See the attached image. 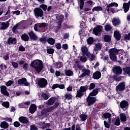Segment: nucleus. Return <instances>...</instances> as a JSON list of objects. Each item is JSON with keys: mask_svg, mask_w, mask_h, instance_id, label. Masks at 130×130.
<instances>
[{"mask_svg": "<svg viewBox=\"0 0 130 130\" xmlns=\"http://www.w3.org/2000/svg\"><path fill=\"white\" fill-rule=\"evenodd\" d=\"M114 124L115 125H120V119H119V117H117L116 120H115V122L114 123Z\"/></svg>", "mask_w": 130, "mask_h": 130, "instance_id": "nucleus-49", "label": "nucleus"}, {"mask_svg": "<svg viewBox=\"0 0 130 130\" xmlns=\"http://www.w3.org/2000/svg\"><path fill=\"white\" fill-rule=\"evenodd\" d=\"M34 12L35 16L37 19L39 17L41 18L42 17H43V10L40 8H36L34 9Z\"/></svg>", "mask_w": 130, "mask_h": 130, "instance_id": "nucleus-4", "label": "nucleus"}, {"mask_svg": "<svg viewBox=\"0 0 130 130\" xmlns=\"http://www.w3.org/2000/svg\"><path fill=\"white\" fill-rule=\"evenodd\" d=\"M57 106H58V104H57L56 106H52L50 108H47V111L48 112H51V111H52V110H53L55 108H56V107H57Z\"/></svg>", "mask_w": 130, "mask_h": 130, "instance_id": "nucleus-43", "label": "nucleus"}, {"mask_svg": "<svg viewBox=\"0 0 130 130\" xmlns=\"http://www.w3.org/2000/svg\"><path fill=\"white\" fill-rule=\"evenodd\" d=\"M82 74L79 76V78H84V77H85V76H88L90 74V70L86 69H82Z\"/></svg>", "mask_w": 130, "mask_h": 130, "instance_id": "nucleus-18", "label": "nucleus"}, {"mask_svg": "<svg viewBox=\"0 0 130 130\" xmlns=\"http://www.w3.org/2000/svg\"><path fill=\"white\" fill-rule=\"evenodd\" d=\"M104 40L105 42H110V41H111V37H110V36L106 35L104 36Z\"/></svg>", "mask_w": 130, "mask_h": 130, "instance_id": "nucleus-39", "label": "nucleus"}, {"mask_svg": "<svg viewBox=\"0 0 130 130\" xmlns=\"http://www.w3.org/2000/svg\"><path fill=\"white\" fill-rule=\"evenodd\" d=\"M40 41L43 43L46 42V38H41L40 39Z\"/></svg>", "mask_w": 130, "mask_h": 130, "instance_id": "nucleus-63", "label": "nucleus"}, {"mask_svg": "<svg viewBox=\"0 0 130 130\" xmlns=\"http://www.w3.org/2000/svg\"><path fill=\"white\" fill-rule=\"evenodd\" d=\"M55 66L56 68H57V69H60V68H62V63H61L60 62H57L55 64Z\"/></svg>", "mask_w": 130, "mask_h": 130, "instance_id": "nucleus-48", "label": "nucleus"}, {"mask_svg": "<svg viewBox=\"0 0 130 130\" xmlns=\"http://www.w3.org/2000/svg\"><path fill=\"white\" fill-rule=\"evenodd\" d=\"M14 84V82L12 80H9L6 83L5 85L7 87H10V86H12V84Z\"/></svg>", "mask_w": 130, "mask_h": 130, "instance_id": "nucleus-52", "label": "nucleus"}, {"mask_svg": "<svg viewBox=\"0 0 130 130\" xmlns=\"http://www.w3.org/2000/svg\"><path fill=\"white\" fill-rule=\"evenodd\" d=\"M8 44H16L17 43V39L15 38L10 37L8 40Z\"/></svg>", "mask_w": 130, "mask_h": 130, "instance_id": "nucleus-22", "label": "nucleus"}, {"mask_svg": "<svg viewBox=\"0 0 130 130\" xmlns=\"http://www.w3.org/2000/svg\"><path fill=\"white\" fill-rule=\"evenodd\" d=\"M30 66L34 68L38 73H40L43 68V62L40 60H35L31 63Z\"/></svg>", "mask_w": 130, "mask_h": 130, "instance_id": "nucleus-2", "label": "nucleus"}, {"mask_svg": "<svg viewBox=\"0 0 130 130\" xmlns=\"http://www.w3.org/2000/svg\"><path fill=\"white\" fill-rule=\"evenodd\" d=\"M128 105V102L125 101H123L120 103V106L122 109H127Z\"/></svg>", "mask_w": 130, "mask_h": 130, "instance_id": "nucleus-15", "label": "nucleus"}, {"mask_svg": "<svg viewBox=\"0 0 130 130\" xmlns=\"http://www.w3.org/2000/svg\"><path fill=\"white\" fill-rule=\"evenodd\" d=\"M30 130H37V127L35 125H30Z\"/></svg>", "mask_w": 130, "mask_h": 130, "instance_id": "nucleus-64", "label": "nucleus"}, {"mask_svg": "<svg viewBox=\"0 0 130 130\" xmlns=\"http://www.w3.org/2000/svg\"><path fill=\"white\" fill-rule=\"evenodd\" d=\"M65 74L66 76H68V77H71L74 75V72L71 70H65Z\"/></svg>", "mask_w": 130, "mask_h": 130, "instance_id": "nucleus-36", "label": "nucleus"}, {"mask_svg": "<svg viewBox=\"0 0 130 130\" xmlns=\"http://www.w3.org/2000/svg\"><path fill=\"white\" fill-rule=\"evenodd\" d=\"M103 9L102 8V7L100 6L95 7L92 10V12H95V11H96V12H98L99 11H103Z\"/></svg>", "mask_w": 130, "mask_h": 130, "instance_id": "nucleus-42", "label": "nucleus"}, {"mask_svg": "<svg viewBox=\"0 0 130 130\" xmlns=\"http://www.w3.org/2000/svg\"><path fill=\"white\" fill-rule=\"evenodd\" d=\"M47 42L49 43V44H50L51 45H53L54 43H55V40L52 38H49L47 40Z\"/></svg>", "mask_w": 130, "mask_h": 130, "instance_id": "nucleus-34", "label": "nucleus"}, {"mask_svg": "<svg viewBox=\"0 0 130 130\" xmlns=\"http://www.w3.org/2000/svg\"><path fill=\"white\" fill-rule=\"evenodd\" d=\"M112 7H115V8H117V7H118V4L114 2L108 5L106 10L108 13H109V11H110V8H112Z\"/></svg>", "mask_w": 130, "mask_h": 130, "instance_id": "nucleus-17", "label": "nucleus"}, {"mask_svg": "<svg viewBox=\"0 0 130 130\" xmlns=\"http://www.w3.org/2000/svg\"><path fill=\"white\" fill-rule=\"evenodd\" d=\"M40 126L41 128H42L43 129H45V128L49 127V126H50V123H45V122H42L40 123Z\"/></svg>", "mask_w": 130, "mask_h": 130, "instance_id": "nucleus-20", "label": "nucleus"}, {"mask_svg": "<svg viewBox=\"0 0 130 130\" xmlns=\"http://www.w3.org/2000/svg\"><path fill=\"white\" fill-rule=\"evenodd\" d=\"M113 72L114 74H115V75H121V73H122V69H121L120 67L116 66L113 68Z\"/></svg>", "mask_w": 130, "mask_h": 130, "instance_id": "nucleus-10", "label": "nucleus"}, {"mask_svg": "<svg viewBox=\"0 0 130 130\" xmlns=\"http://www.w3.org/2000/svg\"><path fill=\"white\" fill-rule=\"evenodd\" d=\"M18 120L21 123H23L24 124L29 123V119L26 117L21 116L19 118Z\"/></svg>", "mask_w": 130, "mask_h": 130, "instance_id": "nucleus-14", "label": "nucleus"}, {"mask_svg": "<svg viewBox=\"0 0 130 130\" xmlns=\"http://www.w3.org/2000/svg\"><path fill=\"white\" fill-rule=\"evenodd\" d=\"M18 85H24V86H29V83L27 81L26 78H22L18 81Z\"/></svg>", "mask_w": 130, "mask_h": 130, "instance_id": "nucleus-13", "label": "nucleus"}, {"mask_svg": "<svg viewBox=\"0 0 130 130\" xmlns=\"http://www.w3.org/2000/svg\"><path fill=\"white\" fill-rule=\"evenodd\" d=\"M8 27H10V20L2 22L1 24L0 30H6Z\"/></svg>", "mask_w": 130, "mask_h": 130, "instance_id": "nucleus-11", "label": "nucleus"}, {"mask_svg": "<svg viewBox=\"0 0 130 130\" xmlns=\"http://www.w3.org/2000/svg\"><path fill=\"white\" fill-rule=\"evenodd\" d=\"M13 125L15 127H19L21 125V124L18 121H15L14 122Z\"/></svg>", "mask_w": 130, "mask_h": 130, "instance_id": "nucleus-57", "label": "nucleus"}, {"mask_svg": "<svg viewBox=\"0 0 130 130\" xmlns=\"http://www.w3.org/2000/svg\"><path fill=\"white\" fill-rule=\"evenodd\" d=\"M54 102H55V98H51L48 101V105H53L54 104Z\"/></svg>", "mask_w": 130, "mask_h": 130, "instance_id": "nucleus-37", "label": "nucleus"}, {"mask_svg": "<svg viewBox=\"0 0 130 130\" xmlns=\"http://www.w3.org/2000/svg\"><path fill=\"white\" fill-rule=\"evenodd\" d=\"M30 104L29 101L25 102L24 103L19 104V106L20 108H28V107H25V105H29Z\"/></svg>", "mask_w": 130, "mask_h": 130, "instance_id": "nucleus-30", "label": "nucleus"}, {"mask_svg": "<svg viewBox=\"0 0 130 130\" xmlns=\"http://www.w3.org/2000/svg\"><path fill=\"white\" fill-rule=\"evenodd\" d=\"M120 51H121V50H117V49L115 48L110 49L109 52L110 59L113 61H115L117 58L116 55L120 54Z\"/></svg>", "mask_w": 130, "mask_h": 130, "instance_id": "nucleus-3", "label": "nucleus"}, {"mask_svg": "<svg viewBox=\"0 0 130 130\" xmlns=\"http://www.w3.org/2000/svg\"><path fill=\"white\" fill-rule=\"evenodd\" d=\"M125 89V83L124 82L120 83L116 87V91L118 94L122 92Z\"/></svg>", "mask_w": 130, "mask_h": 130, "instance_id": "nucleus-6", "label": "nucleus"}, {"mask_svg": "<svg viewBox=\"0 0 130 130\" xmlns=\"http://www.w3.org/2000/svg\"><path fill=\"white\" fill-rule=\"evenodd\" d=\"M55 18H56L55 21L56 23H58L59 26L61 25V23L62 20H63V15L60 14H56L54 16Z\"/></svg>", "mask_w": 130, "mask_h": 130, "instance_id": "nucleus-8", "label": "nucleus"}, {"mask_svg": "<svg viewBox=\"0 0 130 130\" xmlns=\"http://www.w3.org/2000/svg\"><path fill=\"white\" fill-rule=\"evenodd\" d=\"M47 53H49V54H52V53H53V52H54V50H53V49H51V48H48L47 49Z\"/></svg>", "mask_w": 130, "mask_h": 130, "instance_id": "nucleus-54", "label": "nucleus"}, {"mask_svg": "<svg viewBox=\"0 0 130 130\" xmlns=\"http://www.w3.org/2000/svg\"><path fill=\"white\" fill-rule=\"evenodd\" d=\"M98 91H99V89L95 88L89 93L86 100V103L88 106L94 104L96 102V98L92 97V96H96L98 94Z\"/></svg>", "mask_w": 130, "mask_h": 130, "instance_id": "nucleus-1", "label": "nucleus"}, {"mask_svg": "<svg viewBox=\"0 0 130 130\" xmlns=\"http://www.w3.org/2000/svg\"><path fill=\"white\" fill-rule=\"evenodd\" d=\"M129 2H128L127 3H123V9L124 13H127V12H128V10H129Z\"/></svg>", "mask_w": 130, "mask_h": 130, "instance_id": "nucleus-21", "label": "nucleus"}, {"mask_svg": "<svg viewBox=\"0 0 130 130\" xmlns=\"http://www.w3.org/2000/svg\"><path fill=\"white\" fill-rule=\"evenodd\" d=\"M82 53L86 55V56H89L90 55V53L88 52V48L86 46H83L81 48Z\"/></svg>", "mask_w": 130, "mask_h": 130, "instance_id": "nucleus-27", "label": "nucleus"}, {"mask_svg": "<svg viewBox=\"0 0 130 130\" xmlns=\"http://www.w3.org/2000/svg\"><path fill=\"white\" fill-rule=\"evenodd\" d=\"M102 48V44L100 43H98L95 44V46L93 50L94 51H98L99 50H101Z\"/></svg>", "mask_w": 130, "mask_h": 130, "instance_id": "nucleus-28", "label": "nucleus"}, {"mask_svg": "<svg viewBox=\"0 0 130 130\" xmlns=\"http://www.w3.org/2000/svg\"><path fill=\"white\" fill-rule=\"evenodd\" d=\"M28 35L31 39V40H34V41H35L37 39H38V37H37V36L34 34V32L33 31H30L28 32Z\"/></svg>", "mask_w": 130, "mask_h": 130, "instance_id": "nucleus-19", "label": "nucleus"}, {"mask_svg": "<svg viewBox=\"0 0 130 130\" xmlns=\"http://www.w3.org/2000/svg\"><path fill=\"white\" fill-rule=\"evenodd\" d=\"M105 29L106 31H110L112 29V26L110 24H107L105 25Z\"/></svg>", "mask_w": 130, "mask_h": 130, "instance_id": "nucleus-44", "label": "nucleus"}, {"mask_svg": "<svg viewBox=\"0 0 130 130\" xmlns=\"http://www.w3.org/2000/svg\"><path fill=\"white\" fill-rule=\"evenodd\" d=\"M56 88H59V89H64L66 87L63 84H53L52 86V89H56Z\"/></svg>", "mask_w": 130, "mask_h": 130, "instance_id": "nucleus-25", "label": "nucleus"}, {"mask_svg": "<svg viewBox=\"0 0 130 130\" xmlns=\"http://www.w3.org/2000/svg\"><path fill=\"white\" fill-rule=\"evenodd\" d=\"M88 44H92L93 43V38H89L87 40Z\"/></svg>", "mask_w": 130, "mask_h": 130, "instance_id": "nucleus-60", "label": "nucleus"}, {"mask_svg": "<svg viewBox=\"0 0 130 130\" xmlns=\"http://www.w3.org/2000/svg\"><path fill=\"white\" fill-rule=\"evenodd\" d=\"M2 106L6 107V108H9L10 107V103L9 102H4L2 103Z\"/></svg>", "mask_w": 130, "mask_h": 130, "instance_id": "nucleus-45", "label": "nucleus"}, {"mask_svg": "<svg viewBox=\"0 0 130 130\" xmlns=\"http://www.w3.org/2000/svg\"><path fill=\"white\" fill-rule=\"evenodd\" d=\"M93 78L95 80H98L101 78V72L99 71H96L93 74Z\"/></svg>", "mask_w": 130, "mask_h": 130, "instance_id": "nucleus-23", "label": "nucleus"}, {"mask_svg": "<svg viewBox=\"0 0 130 130\" xmlns=\"http://www.w3.org/2000/svg\"><path fill=\"white\" fill-rule=\"evenodd\" d=\"M95 86L96 85L94 83H90L89 87V90H93Z\"/></svg>", "mask_w": 130, "mask_h": 130, "instance_id": "nucleus-58", "label": "nucleus"}, {"mask_svg": "<svg viewBox=\"0 0 130 130\" xmlns=\"http://www.w3.org/2000/svg\"><path fill=\"white\" fill-rule=\"evenodd\" d=\"M87 90V86H81L79 90L77 91L76 97H81L83 96V92H86Z\"/></svg>", "mask_w": 130, "mask_h": 130, "instance_id": "nucleus-9", "label": "nucleus"}, {"mask_svg": "<svg viewBox=\"0 0 130 130\" xmlns=\"http://www.w3.org/2000/svg\"><path fill=\"white\" fill-rule=\"evenodd\" d=\"M80 117L83 121H85L87 119V116L86 115L82 114L80 115Z\"/></svg>", "mask_w": 130, "mask_h": 130, "instance_id": "nucleus-51", "label": "nucleus"}, {"mask_svg": "<svg viewBox=\"0 0 130 130\" xmlns=\"http://www.w3.org/2000/svg\"><path fill=\"white\" fill-rule=\"evenodd\" d=\"M0 126L2 128L7 129L9 127V123L6 121H3L1 123Z\"/></svg>", "mask_w": 130, "mask_h": 130, "instance_id": "nucleus-29", "label": "nucleus"}, {"mask_svg": "<svg viewBox=\"0 0 130 130\" xmlns=\"http://www.w3.org/2000/svg\"><path fill=\"white\" fill-rule=\"evenodd\" d=\"M124 38L125 40H130V32L127 35H125Z\"/></svg>", "mask_w": 130, "mask_h": 130, "instance_id": "nucleus-59", "label": "nucleus"}, {"mask_svg": "<svg viewBox=\"0 0 130 130\" xmlns=\"http://www.w3.org/2000/svg\"><path fill=\"white\" fill-rule=\"evenodd\" d=\"M85 54H83L82 56L80 57V60L82 62H86L87 61V57L85 56Z\"/></svg>", "mask_w": 130, "mask_h": 130, "instance_id": "nucleus-46", "label": "nucleus"}, {"mask_svg": "<svg viewBox=\"0 0 130 130\" xmlns=\"http://www.w3.org/2000/svg\"><path fill=\"white\" fill-rule=\"evenodd\" d=\"M37 109V107H36V105L34 104H32L31 105L30 108H29V112L30 113H31V114H33L35 111H36V109Z\"/></svg>", "mask_w": 130, "mask_h": 130, "instance_id": "nucleus-26", "label": "nucleus"}, {"mask_svg": "<svg viewBox=\"0 0 130 130\" xmlns=\"http://www.w3.org/2000/svg\"><path fill=\"white\" fill-rule=\"evenodd\" d=\"M125 71L127 75H128L129 77H130V67H128L126 69H125Z\"/></svg>", "mask_w": 130, "mask_h": 130, "instance_id": "nucleus-61", "label": "nucleus"}, {"mask_svg": "<svg viewBox=\"0 0 130 130\" xmlns=\"http://www.w3.org/2000/svg\"><path fill=\"white\" fill-rule=\"evenodd\" d=\"M12 64L13 66V67L14 68V69H17V68H18L19 65L18 64V63L16 62H12Z\"/></svg>", "mask_w": 130, "mask_h": 130, "instance_id": "nucleus-56", "label": "nucleus"}, {"mask_svg": "<svg viewBox=\"0 0 130 130\" xmlns=\"http://www.w3.org/2000/svg\"><path fill=\"white\" fill-rule=\"evenodd\" d=\"M38 85L40 88H45L47 86V80L45 78H39L38 80Z\"/></svg>", "mask_w": 130, "mask_h": 130, "instance_id": "nucleus-5", "label": "nucleus"}, {"mask_svg": "<svg viewBox=\"0 0 130 130\" xmlns=\"http://www.w3.org/2000/svg\"><path fill=\"white\" fill-rule=\"evenodd\" d=\"M7 86L5 85H3L1 87V92L2 94L3 95H5L6 96H9V92L7 91Z\"/></svg>", "mask_w": 130, "mask_h": 130, "instance_id": "nucleus-16", "label": "nucleus"}, {"mask_svg": "<svg viewBox=\"0 0 130 130\" xmlns=\"http://www.w3.org/2000/svg\"><path fill=\"white\" fill-rule=\"evenodd\" d=\"M21 39L23 40V41H28V40H29V36L26 34H24L21 36Z\"/></svg>", "mask_w": 130, "mask_h": 130, "instance_id": "nucleus-35", "label": "nucleus"}, {"mask_svg": "<svg viewBox=\"0 0 130 130\" xmlns=\"http://www.w3.org/2000/svg\"><path fill=\"white\" fill-rule=\"evenodd\" d=\"M120 117L121 121H123L124 122L126 121V115H125V114L121 113L120 114Z\"/></svg>", "mask_w": 130, "mask_h": 130, "instance_id": "nucleus-32", "label": "nucleus"}, {"mask_svg": "<svg viewBox=\"0 0 130 130\" xmlns=\"http://www.w3.org/2000/svg\"><path fill=\"white\" fill-rule=\"evenodd\" d=\"M114 36L117 40H120V34H119V32H118L117 30H116L114 32Z\"/></svg>", "mask_w": 130, "mask_h": 130, "instance_id": "nucleus-31", "label": "nucleus"}, {"mask_svg": "<svg viewBox=\"0 0 130 130\" xmlns=\"http://www.w3.org/2000/svg\"><path fill=\"white\" fill-rule=\"evenodd\" d=\"M55 45L57 49H60L61 48V45L60 43L56 44Z\"/></svg>", "mask_w": 130, "mask_h": 130, "instance_id": "nucleus-62", "label": "nucleus"}, {"mask_svg": "<svg viewBox=\"0 0 130 130\" xmlns=\"http://www.w3.org/2000/svg\"><path fill=\"white\" fill-rule=\"evenodd\" d=\"M103 26L101 25H98L96 27H94L93 29V33L96 36L100 34V32H102Z\"/></svg>", "mask_w": 130, "mask_h": 130, "instance_id": "nucleus-7", "label": "nucleus"}, {"mask_svg": "<svg viewBox=\"0 0 130 130\" xmlns=\"http://www.w3.org/2000/svg\"><path fill=\"white\" fill-rule=\"evenodd\" d=\"M41 96H42V97H43V98L44 99H45V100H47V99H48V98H49L48 95L45 93H42Z\"/></svg>", "mask_w": 130, "mask_h": 130, "instance_id": "nucleus-53", "label": "nucleus"}, {"mask_svg": "<svg viewBox=\"0 0 130 130\" xmlns=\"http://www.w3.org/2000/svg\"><path fill=\"white\" fill-rule=\"evenodd\" d=\"M104 117L107 119H108L109 121H111V114L109 113L104 114Z\"/></svg>", "mask_w": 130, "mask_h": 130, "instance_id": "nucleus-33", "label": "nucleus"}, {"mask_svg": "<svg viewBox=\"0 0 130 130\" xmlns=\"http://www.w3.org/2000/svg\"><path fill=\"white\" fill-rule=\"evenodd\" d=\"M73 96L71 93H67L64 94L65 100H71Z\"/></svg>", "mask_w": 130, "mask_h": 130, "instance_id": "nucleus-38", "label": "nucleus"}, {"mask_svg": "<svg viewBox=\"0 0 130 130\" xmlns=\"http://www.w3.org/2000/svg\"><path fill=\"white\" fill-rule=\"evenodd\" d=\"M90 61H93V60H96V57L95 55H94L93 54H89V56L88 57H90Z\"/></svg>", "mask_w": 130, "mask_h": 130, "instance_id": "nucleus-47", "label": "nucleus"}, {"mask_svg": "<svg viewBox=\"0 0 130 130\" xmlns=\"http://www.w3.org/2000/svg\"><path fill=\"white\" fill-rule=\"evenodd\" d=\"M111 123V121H109V120H108V122L106 121H104V124L105 127H106L107 128H110Z\"/></svg>", "mask_w": 130, "mask_h": 130, "instance_id": "nucleus-41", "label": "nucleus"}, {"mask_svg": "<svg viewBox=\"0 0 130 130\" xmlns=\"http://www.w3.org/2000/svg\"><path fill=\"white\" fill-rule=\"evenodd\" d=\"M47 24L44 22L37 23L35 25L34 29L35 31H38V28H45L46 27Z\"/></svg>", "mask_w": 130, "mask_h": 130, "instance_id": "nucleus-12", "label": "nucleus"}, {"mask_svg": "<svg viewBox=\"0 0 130 130\" xmlns=\"http://www.w3.org/2000/svg\"><path fill=\"white\" fill-rule=\"evenodd\" d=\"M112 23L114 26H117L120 24V20L118 18H114L112 20Z\"/></svg>", "mask_w": 130, "mask_h": 130, "instance_id": "nucleus-24", "label": "nucleus"}, {"mask_svg": "<svg viewBox=\"0 0 130 130\" xmlns=\"http://www.w3.org/2000/svg\"><path fill=\"white\" fill-rule=\"evenodd\" d=\"M78 5H79L81 10L83 9L84 8V0H77Z\"/></svg>", "mask_w": 130, "mask_h": 130, "instance_id": "nucleus-40", "label": "nucleus"}, {"mask_svg": "<svg viewBox=\"0 0 130 130\" xmlns=\"http://www.w3.org/2000/svg\"><path fill=\"white\" fill-rule=\"evenodd\" d=\"M42 115H45V116H47L48 115V112L47 111V109L43 110L42 112Z\"/></svg>", "mask_w": 130, "mask_h": 130, "instance_id": "nucleus-50", "label": "nucleus"}, {"mask_svg": "<svg viewBox=\"0 0 130 130\" xmlns=\"http://www.w3.org/2000/svg\"><path fill=\"white\" fill-rule=\"evenodd\" d=\"M40 8L43 9V11H46L47 10V5L43 4L40 6Z\"/></svg>", "mask_w": 130, "mask_h": 130, "instance_id": "nucleus-55", "label": "nucleus"}]
</instances>
